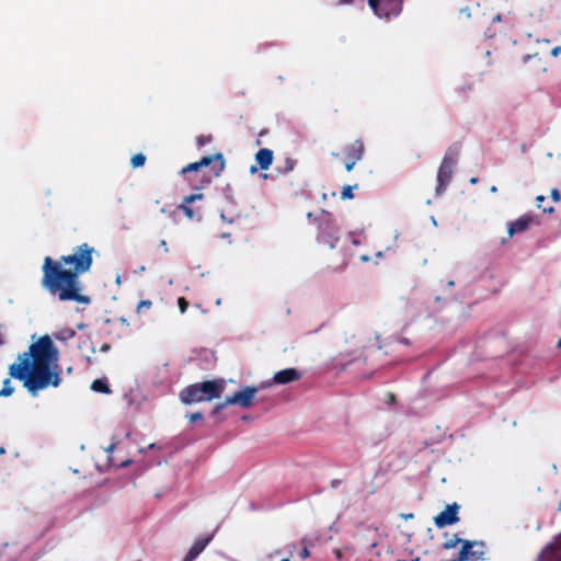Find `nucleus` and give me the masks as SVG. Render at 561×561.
<instances>
[{"label":"nucleus","instance_id":"obj_1","mask_svg":"<svg viewBox=\"0 0 561 561\" xmlns=\"http://www.w3.org/2000/svg\"><path fill=\"white\" fill-rule=\"evenodd\" d=\"M58 357L59 352L50 336L39 337L9 366V378L3 381L0 397H10L14 392L11 378L22 381L33 397L48 387H58L61 382Z\"/></svg>","mask_w":561,"mask_h":561},{"label":"nucleus","instance_id":"obj_2","mask_svg":"<svg viewBox=\"0 0 561 561\" xmlns=\"http://www.w3.org/2000/svg\"><path fill=\"white\" fill-rule=\"evenodd\" d=\"M94 252V248L84 242L58 260L46 256L42 266V286L60 301L89 304L90 298L81 294L79 276L90 271Z\"/></svg>","mask_w":561,"mask_h":561},{"label":"nucleus","instance_id":"obj_3","mask_svg":"<svg viewBox=\"0 0 561 561\" xmlns=\"http://www.w3.org/2000/svg\"><path fill=\"white\" fill-rule=\"evenodd\" d=\"M224 390V380H207L186 386L180 391L179 397L182 403L190 405L220 398Z\"/></svg>","mask_w":561,"mask_h":561},{"label":"nucleus","instance_id":"obj_4","mask_svg":"<svg viewBox=\"0 0 561 561\" xmlns=\"http://www.w3.org/2000/svg\"><path fill=\"white\" fill-rule=\"evenodd\" d=\"M226 165L225 158L221 152H216L202 157L198 161L188 163L181 173L204 172L203 180L210 182L214 178H218Z\"/></svg>","mask_w":561,"mask_h":561},{"label":"nucleus","instance_id":"obj_5","mask_svg":"<svg viewBox=\"0 0 561 561\" xmlns=\"http://www.w3.org/2000/svg\"><path fill=\"white\" fill-rule=\"evenodd\" d=\"M318 227V241L328 244L331 249L340 240L339 227L333 215L327 210H321L313 219Z\"/></svg>","mask_w":561,"mask_h":561},{"label":"nucleus","instance_id":"obj_6","mask_svg":"<svg viewBox=\"0 0 561 561\" xmlns=\"http://www.w3.org/2000/svg\"><path fill=\"white\" fill-rule=\"evenodd\" d=\"M458 156L459 150L453 147H450L445 153V157L443 158V161L437 172V194L444 192L447 185L450 183L454 168L457 164Z\"/></svg>","mask_w":561,"mask_h":561},{"label":"nucleus","instance_id":"obj_7","mask_svg":"<svg viewBox=\"0 0 561 561\" xmlns=\"http://www.w3.org/2000/svg\"><path fill=\"white\" fill-rule=\"evenodd\" d=\"M256 391L257 389L255 387H245L232 396L227 397L224 402L216 404L211 411V414L217 415L222 409L232 404L240 405L244 409L250 408L253 404Z\"/></svg>","mask_w":561,"mask_h":561},{"label":"nucleus","instance_id":"obj_8","mask_svg":"<svg viewBox=\"0 0 561 561\" xmlns=\"http://www.w3.org/2000/svg\"><path fill=\"white\" fill-rule=\"evenodd\" d=\"M369 7L379 18L398 16L402 11V0H368Z\"/></svg>","mask_w":561,"mask_h":561},{"label":"nucleus","instance_id":"obj_9","mask_svg":"<svg viewBox=\"0 0 561 561\" xmlns=\"http://www.w3.org/2000/svg\"><path fill=\"white\" fill-rule=\"evenodd\" d=\"M364 152L363 142H354L346 146L341 153L335 156L341 159L347 172L352 171L354 165L362 159Z\"/></svg>","mask_w":561,"mask_h":561},{"label":"nucleus","instance_id":"obj_10","mask_svg":"<svg viewBox=\"0 0 561 561\" xmlns=\"http://www.w3.org/2000/svg\"><path fill=\"white\" fill-rule=\"evenodd\" d=\"M459 505L454 503L447 505L446 508L434 517V524L438 528H444L454 525L459 520L458 517Z\"/></svg>","mask_w":561,"mask_h":561},{"label":"nucleus","instance_id":"obj_11","mask_svg":"<svg viewBox=\"0 0 561 561\" xmlns=\"http://www.w3.org/2000/svg\"><path fill=\"white\" fill-rule=\"evenodd\" d=\"M213 535H204L199 538H197L190 550L187 551L186 556L184 557L183 561H194L203 551L204 549L209 545V542L213 540Z\"/></svg>","mask_w":561,"mask_h":561},{"label":"nucleus","instance_id":"obj_12","mask_svg":"<svg viewBox=\"0 0 561 561\" xmlns=\"http://www.w3.org/2000/svg\"><path fill=\"white\" fill-rule=\"evenodd\" d=\"M534 218L530 215H524L517 218L515 221L508 224L507 233L513 237L516 233L525 232L529 229Z\"/></svg>","mask_w":561,"mask_h":561},{"label":"nucleus","instance_id":"obj_13","mask_svg":"<svg viewBox=\"0 0 561 561\" xmlns=\"http://www.w3.org/2000/svg\"><path fill=\"white\" fill-rule=\"evenodd\" d=\"M300 377L301 373L296 368H286L277 371L273 377V381L278 385H286L299 380Z\"/></svg>","mask_w":561,"mask_h":561},{"label":"nucleus","instance_id":"obj_14","mask_svg":"<svg viewBox=\"0 0 561 561\" xmlns=\"http://www.w3.org/2000/svg\"><path fill=\"white\" fill-rule=\"evenodd\" d=\"M273 151L262 148L255 153V161L261 170H267L273 162Z\"/></svg>","mask_w":561,"mask_h":561},{"label":"nucleus","instance_id":"obj_15","mask_svg":"<svg viewBox=\"0 0 561 561\" xmlns=\"http://www.w3.org/2000/svg\"><path fill=\"white\" fill-rule=\"evenodd\" d=\"M538 561H561V551L548 543L539 554Z\"/></svg>","mask_w":561,"mask_h":561},{"label":"nucleus","instance_id":"obj_16","mask_svg":"<svg viewBox=\"0 0 561 561\" xmlns=\"http://www.w3.org/2000/svg\"><path fill=\"white\" fill-rule=\"evenodd\" d=\"M91 389L95 392H100V393H111V389H110V386L108 383L106 382V380L104 379H95L92 381L91 383Z\"/></svg>","mask_w":561,"mask_h":561},{"label":"nucleus","instance_id":"obj_17","mask_svg":"<svg viewBox=\"0 0 561 561\" xmlns=\"http://www.w3.org/2000/svg\"><path fill=\"white\" fill-rule=\"evenodd\" d=\"M76 335V332L71 328H65L54 333V337L58 341L66 342L71 340Z\"/></svg>","mask_w":561,"mask_h":561},{"label":"nucleus","instance_id":"obj_18","mask_svg":"<svg viewBox=\"0 0 561 561\" xmlns=\"http://www.w3.org/2000/svg\"><path fill=\"white\" fill-rule=\"evenodd\" d=\"M462 539H460L457 535H453L450 538H448L444 543L443 548L446 550H449L451 548H455L458 543H461Z\"/></svg>","mask_w":561,"mask_h":561},{"label":"nucleus","instance_id":"obj_19","mask_svg":"<svg viewBox=\"0 0 561 561\" xmlns=\"http://www.w3.org/2000/svg\"><path fill=\"white\" fill-rule=\"evenodd\" d=\"M145 162L146 156L142 153H136L130 159V164L133 165V168H140L145 164Z\"/></svg>","mask_w":561,"mask_h":561},{"label":"nucleus","instance_id":"obj_20","mask_svg":"<svg viewBox=\"0 0 561 561\" xmlns=\"http://www.w3.org/2000/svg\"><path fill=\"white\" fill-rule=\"evenodd\" d=\"M545 201H546L545 196H542V195L537 196V198H536L537 207L542 209L543 213H548V214L553 213V210H554L553 207L552 206H546L545 205Z\"/></svg>","mask_w":561,"mask_h":561},{"label":"nucleus","instance_id":"obj_21","mask_svg":"<svg viewBox=\"0 0 561 561\" xmlns=\"http://www.w3.org/2000/svg\"><path fill=\"white\" fill-rule=\"evenodd\" d=\"M190 203H185L183 201V203L179 206V208L184 213V215L188 218V219H194L196 216H195V211L193 208H191L188 206Z\"/></svg>","mask_w":561,"mask_h":561},{"label":"nucleus","instance_id":"obj_22","mask_svg":"<svg viewBox=\"0 0 561 561\" xmlns=\"http://www.w3.org/2000/svg\"><path fill=\"white\" fill-rule=\"evenodd\" d=\"M301 543H302V549L298 552V556L301 559H307L310 557V550H309L310 540L302 539Z\"/></svg>","mask_w":561,"mask_h":561},{"label":"nucleus","instance_id":"obj_23","mask_svg":"<svg viewBox=\"0 0 561 561\" xmlns=\"http://www.w3.org/2000/svg\"><path fill=\"white\" fill-rule=\"evenodd\" d=\"M342 199H351L354 197L353 195V187L350 185H346L343 187V191L341 193Z\"/></svg>","mask_w":561,"mask_h":561},{"label":"nucleus","instance_id":"obj_24","mask_svg":"<svg viewBox=\"0 0 561 561\" xmlns=\"http://www.w3.org/2000/svg\"><path fill=\"white\" fill-rule=\"evenodd\" d=\"M178 306H179L181 313H184V312H186L190 305H188V301L184 297H180L178 299Z\"/></svg>","mask_w":561,"mask_h":561},{"label":"nucleus","instance_id":"obj_25","mask_svg":"<svg viewBox=\"0 0 561 561\" xmlns=\"http://www.w3.org/2000/svg\"><path fill=\"white\" fill-rule=\"evenodd\" d=\"M152 307L151 300H141L137 306V312L140 313L142 309H150Z\"/></svg>","mask_w":561,"mask_h":561},{"label":"nucleus","instance_id":"obj_26","mask_svg":"<svg viewBox=\"0 0 561 561\" xmlns=\"http://www.w3.org/2000/svg\"><path fill=\"white\" fill-rule=\"evenodd\" d=\"M203 196L204 195L202 193L191 194V195L184 197V202L192 204V203H194L197 199H202Z\"/></svg>","mask_w":561,"mask_h":561},{"label":"nucleus","instance_id":"obj_27","mask_svg":"<svg viewBox=\"0 0 561 561\" xmlns=\"http://www.w3.org/2000/svg\"><path fill=\"white\" fill-rule=\"evenodd\" d=\"M203 417H204V415L202 412H195V413H192L188 415L190 422H196V421L202 420Z\"/></svg>","mask_w":561,"mask_h":561},{"label":"nucleus","instance_id":"obj_28","mask_svg":"<svg viewBox=\"0 0 561 561\" xmlns=\"http://www.w3.org/2000/svg\"><path fill=\"white\" fill-rule=\"evenodd\" d=\"M551 546H554L556 549L561 551V534L558 535L551 542H549Z\"/></svg>","mask_w":561,"mask_h":561},{"label":"nucleus","instance_id":"obj_29","mask_svg":"<svg viewBox=\"0 0 561 561\" xmlns=\"http://www.w3.org/2000/svg\"><path fill=\"white\" fill-rule=\"evenodd\" d=\"M295 164H296V161L293 160V159H286V167H285V171L286 172H289V171H293L294 168H295Z\"/></svg>","mask_w":561,"mask_h":561},{"label":"nucleus","instance_id":"obj_30","mask_svg":"<svg viewBox=\"0 0 561 561\" xmlns=\"http://www.w3.org/2000/svg\"><path fill=\"white\" fill-rule=\"evenodd\" d=\"M551 197L554 202H559L561 199L560 192L557 188L551 191Z\"/></svg>","mask_w":561,"mask_h":561},{"label":"nucleus","instance_id":"obj_31","mask_svg":"<svg viewBox=\"0 0 561 561\" xmlns=\"http://www.w3.org/2000/svg\"><path fill=\"white\" fill-rule=\"evenodd\" d=\"M387 402H388L389 404H392V403H394V402H396V397H394V394H393V393H388V394H387Z\"/></svg>","mask_w":561,"mask_h":561},{"label":"nucleus","instance_id":"obj_32","mask_svg":"<svg viewBox=\"0 0 561 561\" xmlns=\"http://www.w3.org/2000/svg\"><path fill=\"white\" fill-rule=\"evenodd\" d=\"M560 53H561V46H557V47L552 48V50H551V55L554 57H557Z\"/></svg>","mask_w":561,"mask_h":561},{"label":"nucleus","instance_id":"obj_33","mask_svg":"<svg viewBox=\"0 0 561 561\" xmlns=\"http://www.w3.org/2000/svg\"><path fill=\"white\" fill-rule=\"evenodd\" d=\"M160 247H161V248H163V251H164L165 253H168V252H169V248H168V245H167V241H165V240H161V241H160Z\"/></svg>","mask_w":561,"mask_h":561},{"label":"nucleus","instance_id":"obj_34","mask_svg":"<svg viewBox=\"0 0 561 561\" xmlns=\"http://www.w3.org/2000/svg\"><path fill=\"white\" fill-rule=\"evenodd\" d=\"M353 2H354V0H337V4H344V5L352 4Z\"/></svg>","mask_w":561,"mask_h":561},{"label":"nucleus","instance_id":"obj_35","mask_svg":"<svg viewBox=\"0 0 561 561\" xmlns=\"http://www.w3.org/2000/svg\"><path fill=\"white\" fill-rule=\"evenodd\" d=\"M288 548H289V554L291 556L294 550L296 549V545L291 543V545L288 546Z\"/></svg>","mask_w":561,"mask_h":561},{"label":"nucleus","instance_id":"obj_36","mask_svg":"<svg viewBox=\"0 0 561 561\" xmlns=\"http://www.w3.org/2000/svg\"><path fill=\"white\" fill-rule=\"evenodd\" d=\"M108 350H110V345H108V344H103V345L101 346V351H102V352H106V351H108Z\"/></svg>","mask_w":561,"mask_h":561},{"label":"nucleus","instance_id":"obj_37","mask_svg":"<svg viewBox=\"0 0 561 561\" xmlns=\"http://www.w3.org/2000/svg\"><path fill=\"white\" fill-rule=\"evenodd\" d=\"M115 448V444H111L107 448H106V451L107 453H112Z\"/></svg>","mask_w":561,"mask_h":561},{"label":"nucleus","instance_id":"obj_38","mask_svg":"<svg viewBox=\"0 0 561 561\" xmlns=\"http://www.w3.org/2000/svg\"><path fill=\"white\" fill-rule=\"evenodd\" d=\"M196 140L203 141V140H210V137L199 136Z\"/></svg>","mask_w":561,"mask_h":561},{"label":"nucleus","instance_id":"obj_39","mask_svg":"<svg viewBox=\"0 0 561 561\" xmlns=\"http://www.w3.org/2000/svg\"><path fill=\"white\" fill-rule=\"evenodd\" d=\"M130 462V460H125L121 463V467H127Z\"/></svg>","mask_w":561,"mask_h":561},{"label":"nucleus","instance_id":"obj_40","mask_svg":"<svg viewBox=\"0 0 561 561\" xmlns=\"http://www.w3.org/2000/svg\"><path fill=\"white\" fill-rule=\"evenodd\" d=\"M477 182H478V180H477L476 178H472V179L470 180V183H471V184H476Z\"/></svg>","mask_w":561,"mask_h":561},{"label":"nucleus","instance_id":"obj_41","mask_svg":"<svg viewBox=\"0 0 561 561\" xmlns=\"http://www.w3.org/2000/svg\"><path fill=\"white\" fill-rule=\"evenodd\" d=\"M280 561H290V557L283 558Z\"/></svg>","mask_w":561,"mask_h":561},{"label":"nucleus","instance_id":"obj_42","mask_svg":"<svg viewBox=\"0 0 561 561\" xmlns=\"http://www.w3.org/2000/svg\"><path fill=\"white\" fill-rule=\"evenodd\" d=\"M494 20L500 21V20H501V15H500V14H497V15L494 18Z\"/></svg>","mask_w":561,"mask_h":561},{"label":"nucleus","instance_id":"obj_43","mask_svg":"<svg viewBox=\"0 0 561 561\" xmlns=\"http://www.w3.org/2000/svg\"><path fill=\"white\" fill-rule=\"evenodd\" d=\"M257 169L255 167H251V172L254 173Z\"/></svg>","mask_w":561,"mask_h":561},{"label":"nucleus","instance_id":"obj_44","mask_svg":"<svg viewBox=\"0 0 561 561\" xmlns=\"http://www.w3.org/2000/svg\"><path fill=\"white\" fill-rule=\"evenodd\" d=\"M558 347L561 348V339L558 341Z\"/></svg>","mask_w":561,"mask_h":561},{"label":"nucleus","instance_id":"obj_45","mask_svg":"<svg viewBox=\"0 0 561 561\" xmlns=\"http://www.w3.org/2000/svg\"><path fill=\"white\" fill-rule=\"evenodd\" d=\"M336 556H337V558L341 557V552L339 550H336Z\"/></svg>","mask_w":561,"mask_h":561},{"label":"nucleus","instance_id":"obj_46","mask_svg":"<svg viewBox=\"0 0 561 561\" xmlns=\"http://www.w3.org/2000/svg\"><path fill=\"white\" fill-rule=\"evenodd\" d=\"M0 453H1V454H2V453H4V448H2V447H1V448H0Z\"/></svg>","mask_w":561,"mask_h":561},{"label":"nucleus","instance_id":"obj_47","mask_svg":"<svg viewBox=\"0 0 561 561\" xmlns=\"http://www.w3.org/2000/svg\"><path fill=\"white\" fill-rule=\"evenodd\" d=\"M397 561H405V560H397Z\"/></svg>","mask_w":561,"mask_h":561}]
</instances>
